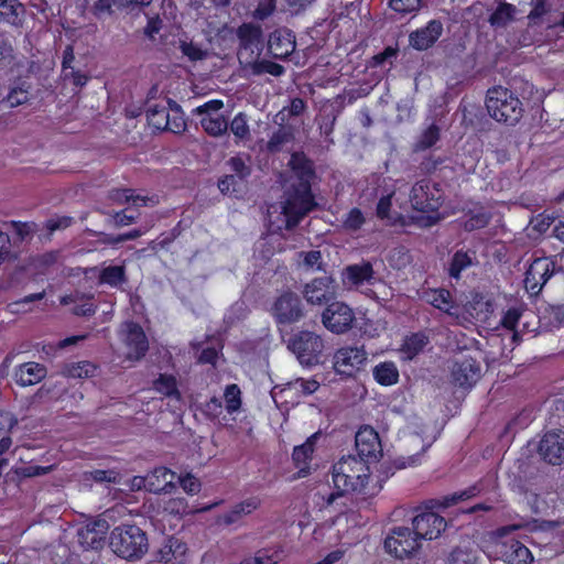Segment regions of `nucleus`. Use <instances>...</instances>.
<instances>
[{"label": "nucleus", "instance_id": "c03bdc74", "mask_svg": "<svg viewBox=\"0 0 564 564\" xmlns=\"http://www.w3.org/2000/svg\"><path fill=\"white\" fill-rule=\"evenodd\" d=\"M427 344V338L422 334H413L403 344V351L409 358L416 356Z\"/></svg>", "mask_w": 564, "mask_h": 564}, {"label": "nucleus", "instance_id": "4be33fe9", "mask_svg": "<svg viewBox=\"0 0 564 564\" xmlns=\"http://www.w3.org/2000/svg\"><path fill=\"white\" fill-rule=\"evenodd\" d=\"M47 370L45 366L37 362H24L18 367L14 378L18 384L22 387L39 383L46 377Z\"/></svg>", "mask_w": 564, "mask_h": 564}, {"label": "nucleus", "instance_id": "1a4fd4ad", "mask_svg": "<svg viewBox=\"0 0 564 564\" xmlns=\"http://www.w3.org/2000/svg\"><path fill=\"white\" fill-rule=\"evenodd\" d=\"M355 321L354 311L343 302H332L322 314V323L334 334H344L351 329Z\"/></svg>", "mask_w": 564, "mask_h": 564}, {"label": "nucleus", "instance_id": "412c9836", "mask_svg": "<svg viewBox=\"0 0 564 564\" xmlns=\"http://www.w3.org/2000/svg\"><path fill=\"white\" fill-rule=\"evenodd\" d=\"M357 458H376V454L380 448V441L377 432L369 426L360 429L355 437Z\"/></svg>", "mask_w": 564, "mask_h": 564}, {"label": "nucleus", "instance_id": "4468645a", "mask_svg": "<svg viewBox=\"0 0 564 564\" xmlns=\"http://www.w3.org/2000/svg\"><path fill=\"white\" fill-rule=\"evenodd\" d=\"M554 263L547 258L535 259L525 272L524 285L532 295H538L552 276Z\"/></svg>", "mask_w": 564, "mask_h": 564}, {"label": "nucleus", "instance_id": "680f3d73", "mask_svg": "<svg viewBox=\"0 0 564 564\" xmlns=\"http://www.w3.org/2000/svg\"><path fill=\"white\" fill-rule=\"evenodd\" d=\"M285 11L291 15H299L310 8L315 0H284Z\"/></svg>", "mask_w": 564, "mask_h": 564}, {"label": "nucleus", "instance_id": "2f4dec72", "mask_svg": "<svg viewBox=\"0 0 564 564\" xmlns=\"http://www.w3.org/2000/svg\"><path fill=\"white\" fill-rule=\"evenodd\" d=\"M96 371L95 365L89 361L77 364H67L62 368V373L70 378H88L93 377Z\"/></svg>", "mask_w": 564, "mask_h": 564}, {"label": "nucleus", "instance_id": "13d9d810", "mask_svg": "<svg viewBox=\"0 0 564 564\" xmlns=\"http://www.w3.org/2000/svg\"><path fill=\"white\" fill-rule=\"evenodd\" d=\"M188 505L184 498H172L164 505V511L174 516H182L188 512Z\"/></svg>", "mask_w": 564, "mask_h": 564}, {"label": "nucleus", "instance_id": "bf43d9fd", "mask_svg": "<svg viewBox=\"0 0 564 564\" xmlns=\"http://www.w3.org/2000/svg\"><path fill=\"white\" fill-rule=\"evenodd\" d=\"M257 564H278L281 561V552L262 549L253 555Z\"/></svg>", "mask_w": 564, "mask_h": 564}, {"label": "nucleus", "instance_id": "37998d69", "mask_svg": "<svg viewBox=\"0 0 564 564\" xmlns=\"http://www.w3.org/2000/svg\"><path fill=\"white\" fill-rule=\"evenodd\" d=\"M521 317V312L519 308H509L502 319L501 324L502 326L509 330L510 339L513 344L518 343L519 340V334L514 330L516 325L518 324L519 319Z\"/></svg>", "mask_w": 564, "mask_h": 564}, {"label": "nucleus", "instance_id": "58836bf2", "mask_svg": "<svg viewBox=\"0 0 564 564\" xmlns=\"http://www.w3.org/2000/svg\"><path fill=\"white\" fill-rule=\"evenodd\" d=\"M226 165L231 172L230 175H236L240 182H245L251 174V166L247 164L246 160L241 156H232Z\"/></svg>", "mask_w": 564, "mask_h": 564}, {"label": "nucleus", "instance_id": "774afa93", "mask_svg": "<svg viewBox=\"0 0 564 564\" xmlns=\"http://www.w3.org/2000/svg\"><path fill=\"white\" fill-rule=\"evenodd\" d=\"M448 564H474V560L467 551L455 549L449 555Z\"/></svg>", "mask_w": 564, "mask_h": 564}, {"label": "nucleus", "instance_id": "864d4df0", "mask_svg": "<svg viewBox=\"0 0 564 564\" xmlns=\"http://www.w3.org/2000/svg\"><path fill=\"white\" fill-rule=\"evenodd\" d=\"M490 220V215L486 212H478L471 214L468 219L464 223V228L467 231H473L477 229H481L488 225Z\"/></svg>", "mask_w": 564, "mask_h": 564}, {"label": "nucleus", "instance_id": "e2e57ef3", "mask_svg": "<svg viewBox=\"0 0 564 564\" xmlns=\"http://www.w3.org/2000/svg\"><path fill=\"white\" fill-rule=\"evenodd\" d=\"M241 183L236 175L228 174L218 181V188L223 194H230L236 192Z\"/></svg>", "mask_w": 564, "mask_h": 564}, {"label": "nucleus", "instance_id": "603ef678", "mask_svg": "<svg viewBox=\"0 0 564 564\" xmlns=\"http://www.w3.org/2000/svg\"><path fill=\"white\" fill-rule=\"evenodd\" d=\"M226 409L229 413L237 411L241 405L240 389L237 384H229L225 390Z\"/></svg>", "mask_w": 564, "mask_h": 564}, {"label": "nucleus", "instance_id": "ea45409f", "mask_svg": "<svg viewBox=\"0 0 564 564\" xmlns=\"http://www.w3.org/2000/svg\"><path fill=\"white\" fill-rule=\"evenodd\" d=\"M318 435L319 433H315L312 436H310L304 444L295 446L292 457L296 466L305 464L307 459L311 457L314 451L315 441L317 440Z\"/></svg>", "mask_w": 564, "mask_h": 564}, {"label": "nucleus", "instance_id": "6e6d98bb", "mask_svg": "<svg viewBox=\"0 0 564 564\" xmlns=\"http://www.w3.org/2000/svg\"><path fill=\"white\" fill-rule=\"evenodd\" d=\"M51 469L52 466H22L12 468V471L20 478H29L48 474Z\"/></svg>", "mask_w": 564, "mask_h": 564}, {"label": "nucleus", "instance_id": "9b49d317", "mask_svg": "<svg viewBox=\"0 0 564 564\" xmlns=\"http://www.w3.org/2000/svg\"><path fill=\"white\" fill-rule=\"evenodd\" d=\"M413 533L421 540H434L446 529V520L435 512L429 511L412 519Z\"/></svg>", "mask_w": 564, "mask_h": 564}, {"label": "nucleus", "instance_id": "052dcab7", "mask_svg": "<svg viewBox=\"0 0 564 564\" xmlns=\"http://www.w3.org/2000/svg\"><path fill=\"white\" fill-rule=\"evenodd\" d=\"M73 224V218L69 216H61L46 220L45 228L48 231V237L56 230H64Z\"/></svg>", "mask_w": 564, "mask_h": 564}, {"label": "nucleus", "instance_id": "423d86ee", "mask_svg": "<svg viewBox=\"0 0 564 564\" xmlns=\"http://www.w3.org/2000/svg\"><path fill=\"white\" fill-rule=\"evenodd\" d=\"M239 47L238 61L245 67L258 59L262 47V28L253 23H243L237 29Z\"/></svg>", "mask_w": 564, "mask_h": 564}, {"label": "nucleus", "instance_id": "79ce46f5", "mask_svg": "<svg viewBox=\"0 0 564 564\" xmlns=\"http://www.w3.org/2000/svg\"><path fill=\"white\" fill-rule=\"evenodd\" d=\"M253 75H261L263 73L271 74L273 76H281L284 73V67L278 63L271 61H258L254 59L252 64H248V66Z\"/></svg>", "mask_w": 564, "mask_h": 564}, {"label": "nucleus", "instance_id": "8fccbe9b", "mask_svg": "<svg viewBox=\"0 0 564 564\" xmlns=\"http://www.w3.org/2000/svg\"><path fill=\"white\" fill-rule=\"evenodd\" d=\"M9 225L21 241L30 239L39 229L37 225L33 221L22 223L12 220Z\"/></svg>", "mask_w": 564, "mask_h": 564}, {"label": "nucleus", "instance_id": "09e8293b", "mask_svg": "<svg viewBox=\"0 0 564 564\" xmlns=\"http://www.w3.org/2000/svg\"><path fill=\"white\" fill-rule=\"evenodd\" d=\"M421 2L422 0H389L388 4L400 14H410L420 10Z\"/></svg>", "mask_w": 564, "mask_h": 564}, {"label": "nucleus", "instance_id": "c9c22d12", "mask_svg": "<svg viewBox=\"0 0 564 564\" xmlns=\"http://www.w3.org/2000/svg\"><path fill=\"white\" fill-rule=\"evenodd\" d=\"M153 387L160 393L180 399L181 394L176 387V380L172 376L161 375L154 382Z\"/></svg>", "mask_w": 564, "mask_h": 564}, {"label": "nucleus", "instance_id": "393cba45", "mask_svg": "<svg viewBox=\"0 0 564 564\" xmlns=\"http://www.w3.org/2000/svg\"><path fill=\"white\" fill-rule=\"evenodd\" d=\"M477 263L476 251L473 250H457L451 260L448 267V274L451 278L458 280L462 271L475 265Z\"/></svg>", "mask_w": 564, "mask_h": 564}, {"label": "nucleus", "instance_id": "4d7b16f0", "mask_svg": "<svg viewBox=\"0 0 564 564\" xmlns=\"http://www.w3.org/2000/svg\"><path fill=\"white\" fill-rule=\"evenodd\" d=\"M224 107V102L221 100H210L205 102L202 106H198L193 110L194 115L203 117L216 116L218 111Z\"/></svg>", "mask_w": 564, "mask_h": 564}, {"label": "nucleus", "instance_id": "473e14b6", "mask_svg": "<svg viewBox=\"0 0 564 564\" xmlns=\"http://www.w3.org/2000/svg\"><path fill=\"white\" fill-rule=\"evenodd\" d=\"M99 282L111 286H118L126 282V270L123 265H109L101 270Z\"/></svg>", "mask_w": 564, "mask_h": 564}, {"label": "nucleus", "instance_id": "f8f14e48", "mask_svg": "<svg viewBox=\"0 0 564 564\" xmlns=\"http://www.w3.org/2000/svg\"><path fill=\"white\" fill-rule=\"evenodd\" d=\"M334 370L344 376H352L356 370L367 360V352L364 348L344 347L334 355Z\"/></svg>", "mask_w": 564, "mask_h": 564}, {"label": "nucleus", "instance_id": "9d476101", "mask_svg": "<svg viewBox=\"0 0 564 564\" xmlns=\"http://www.w3.org/2000/svg\"><path fill=\"white\" fill-rule=\"evenodd\" d=\"M453 382L462 388H470L481 377L480 362L471 356L455 358L451 368Z\"/></svg>", "mask_w": 564, "mask_h": 564}, {"label": "nucleus", "instance_id": "49530a36", "mask_svg": "<svg viewBox=\"0 0 564 564\" xmlns=\"http://www.w3.org/2000/svg\"><path fill=\"white\" fill-rule=\"evenodd\" d=\"M292 137L293 134L289 129L280 128L268 141V150L271 152L280 151L285 143L292 140Z\"/></svg>", "mask_w": 564, "mask_h": 564}, {"label": "nucleus", "instance_id": "c85d7f7f", "mask_svg": "<svg viewBox=\"0 0 564 564\" xmlns=\"http://www.w3.org/2000/svg\"><path fill=\"white\" fill-rule=\"evenodd\" d=\"M258 508V502L253 499H249L237 503L231 510L219 517V522L226 525L238 522L242 517L250 514Z\"/></svg>", "mask_w": 564, "mask_h": 564}, {"label": "nucleus", "instance_id": "aec40b11", "mask_svg": "<svg viewBox=\"0 0 564 564\" xmlns=\"http://www.w3.org/2000/svg\"><path fill=\"white\" fill-rule=\"evenodd\" d=\"M126 344L127 357L130 360H140L148 351L149 344L142 327L135 323L127 324Z\"/></svg>", "mask_w": 564, "mask_h": 564}, {"label": "nucleus", "instance_id": "a19ab883", "mask_svg": "<svg viewBox=\"0 0 564 564\" xmlns=\"http://www.w3.org/2000/svg\"><path fill=\"white\" fill-rule=\"evenodd\" d=\"M440 140V128L436 124H431L420 135L414 144L415 151H424L432 148Z\"/></svg>", "mask_w": 564, "mask_h": 564}, {"label": "nucleus", "instance_id": "39448f33", "mask_svg": "<svg viewBox=\"0 0 564 564\" xmlns=\"http://www.w3.org/2000/svg\"><path fill=\"white\" fill-rule=\"evenodd\" d=\"M288 348L302 366L312 367L321 362L324 340L314 332L300 330L290 337Z\"/></svg>", "mask_w": 564, "mask_h": 564}, {"label": "nucleus", "instance_id": "bb28decb", "mask_svg": "<svg viewBox=\"0 0 564 564\" xmlns=\"http://www.w3.org/2000/svg\"><path fill=\"white\" fill-rule=\"evenodd\" d=\"M24 13V6L18 0H0V21L20 26Z\"/></svg>", "mask_w": 564, "mask_h": 564}, {"label": "nucleus", "instance_id": "0eeeda50", "mask_svg": "<svg viewBox=\"0 0 564 564\" xmlns=\"http://www.w3.org/2000/svg\"><path fill=\"white\" fill-rule=\"evenodd\" d=\"M420 545L413 530L406 527L393 528L384 540L386 550L398 558L410 557L420 549Z\"/></svg>", "mask_w": 564, "mask_h": 564}, {"label": "nucleus", "instance_id": "ddd939ff", "mask_svg": "<svg viewBox=\"0 0 564 564\" xmlns=\"http://www.w3.org/2000/svg\"><path fill=\"white\" fill-rule=\"evenodd\" d=\"M109 523L105 519L88 522L77 531L78 543L86 550H101L105 545Z\"/></svg>", "mask_w": 564, "mask_h": 564}, {"label": "nucleus", "instance_id": "f704fd0d", "mask_svg": "<svg viewBox=\"0 0 564 564\" xmlns=\"http://www.w3.org/2000/svg\"><path fill=\"white\" fill-rule=\"evenodd\" d=\"M31 86L25 82H21L12 87L6 98L11 108L24 105L29 101Z\"/></svg>", "mask_w": 564, "mask_h": 564}, {"label": "nucleus", "instance_id": "2eb2a0df", "mask_svg": "<svg viewBox=\"0 0 564 564\" xmlns=\"http://www.w3.org/2000/svg\"><path fill=\"white\" fill-rule=\"evenodd\" d=\"M435 185L429 182L421 181L413 185L411 191V204L415 210L429 213L434 212L440 207V195Z\"/></svg>", "mask_w": 564, "mask_h": 564}, {"label": "nucleus", "instance_id": "b1692460", "mask_svg": "<svg viewBox=\"0 0 564 564\" xmlns=\"http://www.w3.org/2000/svg\"><path fill=\"white\" fill-rule=\"evenodd\" d=\"M502 556L508 564H530L533 560L530 550L517 540L503 544Z\"/></svg>", "mask_w": 564, "mask_h": 564}, {"label": "nucleus", "instance_id": "a878e982", "mask_svg": "<svg viewBox=\"0 0 564 564\" xmlns=\"http://www.w3.org/2000/svg\"><path fill=\"white\" fill-rule=\"evenodd\" d=\"M344 282L350 285H359L369 281L373 275V269L370 262L364 261L358 264L348 265L344 270Z\"/></svg>", "mask_w": 564, "mask_h": 564}, {"label": "nucleus", "instance_id": "0e129e2a", "mask_svg": "<svg viewBox=\"0 0 564 564\" xmlns=\"http://www.w3.org/2000/svg\"><path fill=\"white\" fill-rule=\"evenodd\" d=\"M182 53L187 56L191 61H200L206 57V52L193 43L183 42L181 44Z\"/></svg>", "mask_w": 564, "mask_h": 564}, {"label": "nucleus", "instance_id": "dca6fc26", "mask_svg": "<svg viewBox=\"0 0 564 564\" xmlns=\"http://www.w3.org/2000/svg\"><path fill=\"white\" fill-rule=\"evenodd\" d=\"M302 294L308 304H326L335 295L334 279L332 276L316 278L303 286Z\"/></svg>", "mask_w": 564, "mask_h": 564}, {"label": "nucleus", "instance_id": "a211bd4d", "mask_svg": "<svg viewBox=\"0 0 564 564\" xmlns=\"http://www.w3.org/2000/svg\"><path fill=\"white\" fill-rule=\"evenodd\" d=\"M268 48L274 58L289 57L295 50L294 33L285 28L275 30L269 36Z\"/></svg>", "mask_w": 564, "mask_h": 564}, {"label": "nucleus", "instance_id": "de8ad7c7", "mask_svg": "<svg viewBox=\"0 0 564 564\" xmlns=\"http://www.w3.org/2000/svg\"><path fill=\"white\" fill-rule=\"evenodd\" d=\"M228 128H230V131L234 133L235 137L241 140L247 139L250 134L247 117L242 112L238 113L231 120L230 124H228Z\"/></svg>", "mask_w": 564, "mask_h": 564}, {"label": "nucleus", "instance_id": "cd10ccee", "mask_svg": "<svg viewBox=\"0 0 564 564\" xmlns=\"http://www.w3.org/2000/svg\"><path fill=\"white\" fill-rule=\"evenodd\" d=\"M187 551L186 544L176 538H170L166 543L159 550L158 558L165 564L172 563L174 560H182Z\"/></svg>", "mask_w": 564, "mask_h": 564}, {"label": "nucleus", "instance_id": "6ab92c4d", "mask_svg": "<svg viewBox=\"0 0 564 564\" xmlns=\"http://www.w3.org/2000/svg\"><path fill=\"white\" fill-rule=\"evenodd\" d=\"M442 33V22L440 20H431L426 26L410 33V45L417 51H425L434 45Z\"/></svg>", "mask_w": 564, "mask_h": 564}, {"label": "nucleus", "instance_id": "72a5a7b5", "mask_svg": "<svg viewBox=\"0 0 564 564\" xmlns=\"http://www.w3.org/2000/svg\"><path fill=\"white\" fill-rule=\"evenodd\" d=\"M373 376L379 383L390 386L398 381L399 372L392 362H383L375 367Z\"/></svg>", "mask_w": 564, "mask_h": 564}, {"label": "nucleus", "instance_id": "7ed1b4c3", "mask_svg": "<svg viewBox=\"0 0 564 564\" xmlns=\"http://www.w3.org/2000/svg\"><path fill=\"white\" fill-rule=\"evenodd\" d=\"M109 545L113 553L126 560L140 558L149 549L145 532L132 524L115 528L110 533Z\"/></svg>", "mask_w": 564, "mask_h": 564}, {"label": "nucleus", "instance_id": "f257e3e1", "mask_svg": "<svg viewBox=\"0 0 564 564\" xmlns=\"http://www.w3.org/2000/svg\"><path fill=\"white\" fill-rule=\"evenodd\" d=\"M289 165L296 176L286 188L283 199L268 208V220L273 231L292 230L316 207L311 192L314 177L313 162L303 153H293Z\"/></svg>", "mask_w": 564, "mask_h": 564}, {"label": "nucleus", "instance_id": "3c124183", "mask_svg": "<svg viewBox=\"0 0 564 564\" xmlns=\"http://www.w3.org/2000/svg\"><path fill=\"white\" fill-rule=\"evenodd\" d=\"M84 480H86V481L94 480L96 482H113V484H116L118 481V473L112 469H108V470L96 469V470H91V471H86L84 474Z\"/></svg>", "mask_w": 564, "mask_h": 564}, {"label": "nucleus", "instance_id": "5fc2aeb1", "mask_svg": "<svg viewBox=\"0 0 564 564\" xmlns=\"http://www.w3.org/2000/svg\"><path fill=\"white\" fill-rule=\"evenodd\" d=\"M431 304L438 310L452 314L451 293L447 290L441 289L435 291Z\"/></svg>", "mask_w": 564, "mask_h": 564}, {"label": "nucleus", "instance_id": "c756f323", "mask_svg": "<svg viewBox=\"0 0 564 564\" xmlns=\"http://www.w3.org/2000/svg\"><path fill=\"white\" fill-rule=\"evenodd\" d=\"M200 124L205 132L212 137H220L228 130V121L220 115L203 117Z\"/></svg>", "mask_w": 564, "mask_h": 564}, {"label": "nucleus", "instance_id": "4c0bfd02", "mask_svg": "<svg viewBox=\"0 0 564 564\" xmlns=\"http://www.w3.org/2000/svg\"><path fill=\"white\" fill-rule=\"evenodd\" d=\"M514 7L509 3H501L490 15L489 22L492 26H506L513 18Z\"/></svg>", "mask_w": 564, "mask_h": 564}, {"label": "nucleus", "instance_id": "5701e85b", "mask_svg": "<svg viewBox=\"0 0 564 564\" xmlns=\"http://www.w3.org/2000/svg\"><path fill=\"white\" fill-rule=\"evenodd\" d=\"M175 474L166 467H156L148 474V491L160 494L171 492L175 487Z\"/></svg>", "mask_w": 564, "mask_h": 564}, {"label": "nucleus", "instance_id": "69168bd1", "mask_svg": "<svg viewBox=\"0 0 564 564\" xmlns=\"http://www.w3.org/2000/svg\"><path fill=\"white\" fill-rule=\"evenodd\" d=\"M202 410L203 412L212 417V419H216L218 417L221 412H223V403H221V400L217 397H213L209 401H207L203 406H202Z\"/></svg>", "mask_w": 564, "mask_h": 564}, {"label": "nucleus", "instance_id": "a18cd8bd", "mask_svg": "<svg viewBox=\"0 0 564 564\" xmlns=\"http://www.w3.org/2000/svg\"><path fill=\"white\" fill-rule=\"evenodd\" d=\"M366 223V218L359 208H352L343 221V228L346 231L355 232Z\"/></svg>", "mask_w": 564, "mask_h": 564}, {"label": "nucleus", "instance_id": "f03ea898", "mask_svg": "<svg viewBox=\"0 0 564 564\" xmlns=\"http://www.w3.org/2000/svg\"><path fill=\"white\" fill-rule=\"evenodd\" d=\"M370 468L367 460L356 456H344L333 466V482L337 489L326 500L332 505L338 496L349 492H361L370 478Z\"/></svg>", "mask_w": 564, "mask_h": 564}, {"label": "nucleus", "instance_id": "20e7f679", "mask_svg": "<svg viewBox=\"0 0 564 564\" xmlns=\"http://www.w3.org/2000/svg\"><path fill=\"white\" fill-rule=\"evenodd\" d=\"M486 108L490 117L509 126L516 124L523 113L520 99L511 90L500 86L488 90Z\"/></svg>", "mask_w": 564, "mask_h": 564}, {"label": "nucleus", "instance_id": "f3484780", "mask_svg": "<svg viewBox=\"0 0 564 564\" xmlns=\"http://www.w3.org/2000/svg\"><path fill=\"white\" fill-rule=\"evenodd\" d=\"M540 456L552 465L564 462V432L545 433L539 444Z\"/></svg>", "mask_w": 564, "mask_h": 564}, {"label": "nucleus", "instance_id": "338daca9", "mask_svg": "<svg viewBox=\"0 0 564 564\" xmlns=\"http://www.w3.org/2000/svg\"><path fill=\"white\" fill-rule=\"evenodd\" d=\"M531 4L532 10L530 11L528 19L534 23L550 10L549 6L546 4V0H532Z\"/></svg>", "mask_w": 564, "mask_h": 564}, {"label": "nucleus", "instance_id": "7c9ffc66", "mask_svg": "<svg viewBox=\"0 0 564 564\" xmlns=\"http://www.w3.org/2000/svg\"><path fill=\"white\" fill-rule=\"evenodd\" d=\"M147 118L149 124L156 130H165L166 127H169L170 113L166 111L165 107L158 105L149 106L147 109Z\"/></svg>", "mask_w": 564, "mask_h": 564}, {"label": "nucleus", "instance_id": "e433bc0d", "mask_svg": "<svg viewBox=\"0 0 564 564\" xmlns=\"http://www.w3.org/2000/svg\"><path fill=\"white\" fill-rule=\"evenodd\" d=\"M480 491V488L477 485H474L460 492H455L451 496L443 497L442 500L431 501V503H435L437 506L447 508L449 506L456 505L458 501L469 499L475 497Z\"/></svg>", "mask_w": 564, "mask_h": 564}, {"label": "nucleus", "instance_id": "6e6552de", "mask_svg": "<svg viewBox=\"0 0 564 564\" xmlns=\"http://www.w3.org/2000/svg\"><path fill=\"white\" fill-rule=\"evenodd\" d=\"M272 315L279 324H294L304 317L300 296L291 291L282 293L273 303Z\"/></svg>", "mask_w": 564, "mask_h": 564}]
</instances>
